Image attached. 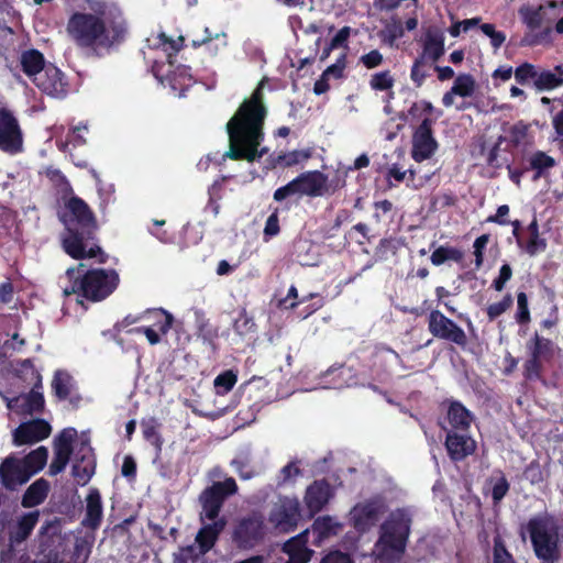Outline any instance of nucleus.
<instances>
[{
	"label": "nucleus",
	"instance_id": "obj_1",
	"mask_svg": "<svg viewBox=\"0 0 563 563\" xmlns=\"http://www.w3.org/2000/svg\"><path fill=\"white\" fill-rule=\"evenodd\" d=\"M262 80L249 99H245L238 108L234 115L227 123L229 136V150L224 158L232 161H246L253 163L261 159L266 148H260L264 140V121L267 109L263 102Z\"/></svg>",
	"mask_w": 563,
	"mask_h": 563
},
{
	"label": "nucleus",
	"instance_id": "obj_2",
	"mask_svg": "<svg viewBox=\"0 0 563 563\" xmlns=\"http://www.w3.org/2000/svg\"><path fill=\"white\" fill-rule=\"evenodd\" d=\"M66 31L76 47L99 55L124 40L128 25L121 13L112 14L99 3L93 12H74Z\"/></svg>",
	"mask_w": 563,
	"mask_h": 563
},
{
	"label": "nucleus",
	"instance_id": "obj_3",
	"mask_svg": "<svg viewBox=\"0 0 563 563\" xmlns=\"http://www.w3.org/2000/svg\"><path fill=\"white\" fill-rule=\"evenodd\" d=\"M60 220L65 225L62 246L67 255L74 260L96 258L99 264L108 262V254L96 242V216L84 199L70 197Z\"/></svg>",
	"mask_w": 563,
	"mask_h": 563
},
{
	"label": "nucleus",
	"instance_id": "obj_4",
	"mask_svg": "<svg viewBox=\"0 0 563 563\" xmlns=\"http://www.w3.org/2000/svg\"><path fill=\"white\" fill-rule=\"evenodd\" d=\"M68 285L64 287L65 296L76 295L91 302L108 298L119 286L120 277L114 269L90 268L79 263L66 271Z\"/></svg>",
	"mask_w": 563,
	"mask_h": 563
},
{
	"label": "nucleus",
	"instance_id": "obj_5",
	"mask_svg": "<svg viewBox=\"0 0 563 563\" xmlns=\"http://www.w3.org/2000/svg\"><path fill=\"white\" fill-rule=\"evenodd\" d=\"M411 519L402 509H397L382 523L375 543L376 556L382 563H396L406 552L410 536Z\"/></svg>",
	"mask_w": 563,
	"mask_h": 563
},
{
	"label": "nucleus",
	"instance_id": "obj_6",
	"mask_svg": "<svg viewBox=\"0 0 563 563\" xmlns=\"http://www.w3.org/2000/svg\"><path fill=\"white\" fill-rule=\"evenodd\" d=\"M527 529L537 558L542 563H556L560 559L558 529L542 518L530 519Z\"/></svg>",
	"mask_w": 563,
	"mask_h": 563
},
{
	"label": "nucleus",
	"instance_id": "obj_7",
	"mask_svg": "<svg viewBox=\"0 0 563 563\" xmlns=\"http://www.w3.org/2000/svg\"><path fill=\"white\" fill-rule=\"evenodd\" d=\"M47 460H2L0 464V483L8 490H15L41 472Z\"/></svg>",
	"mask_w": 563,
	"mask_h": 563
},
{
	"label": "nucleus",
	"instance_id": "obj_8",
	"mask_svg": "<svg viewBox=\"0 0 563 563\" xmlns=\"http://www.w3.org/2000/svg\"><path fill=\"white\" fill-rule=\"evenodd\" d=\"M238 485L232 477L214 482L211 486L206 487L198 498L201 505L200 520L220 519L219 514L225 499L234 495Z\"/></svg>",
	"mask_w": 563,
	"mask_h": 563
},
{
	"label": "nucleus",
	"instance_id": "obj_9",
	"mask_svg": "<svg viewBox=\"0 0 563 563\" xmlns=\"http://www.w3.org/2000/svg\"><path fill=\"white\" fill-rule=\"evenodd\" d=\"M427 324L429 333L434 339L455 344L462 350L467 346L468 339L463 328L439 309H432L429 312Z\"/></svg>",
	"mask_w": 563,
	"mask_h": 563
},
{
	"label": "nucleus",
	"instance_id": "obj_10",
	"mask_svg": "<svg viewBox=\"0 0 563 563\" xmlns=\"http://www.w3.org/2000/svg\"><path fill=\"white\" fill-rule=\"evenodd\" d=\"M441 416L439 426L448 431H468L474 420V415L460 400L445 398L440 405Z\"/></svg>",
	"mask_w": 563,
	"mask_h": 563
},
{
	"label": "nucleus",
	"instance_id": "obj_11",
	"mask_svg": "<svg viewBox=\"0 0 563 563\" xmlns=\"http://www.w3.org/2000/svg\"><path fill=\"white\" fill-rule=\"evenodd\" d=\"M519 15L529 30L520 41L521 46L532 47L549 41L552 33L551 26L548 25L539 33H534L536 30L541 29L543 25L545 15L544 5H539L538 8L521 7L519 9Z\"/></svg>",
	"mask_w": 563,
	"mask_h": 563
},
{
	"label": "nucleus",
	"instance_id": "obj_12",
	"mask_svg": "<svg viewBox=\"0 0 563 563\" xmlns=\"http://www.w3.org/2000/svg\"><path fill=\"white\" fill-rule=\"evenodd\" d=\"M0 150L12 155L23 150L21 126L13 112L7 108H0Z\"/></svg>",
	"mask_w": 563,
	"mask_h": 563
},
{
	"label": "nucleus",
	"instance_id": "obj_13",
	"mask_svg": "<svg viewBox=\"0 0 563 563\" xmlns=\"http://www.w3.org/2000/svg\"><path fill=\"white\" fill-rule=\"evenodd\" d=\"M434 120L424 118L412 135V158L420 163L430 158L438 148V142L433 136L432 126Z\"/></svg>",
	"mask_w": 563,
	"mask_h": 563
},
{
	"label": "nucleus",
	"instance_id": "obj_14",
	"mask_svg": "<svg viewBox=\"0 0 563 563\" xmlns=\"http://www.w3.org/2000/svg\"><path fill=\"white\" fill-rule=\"evenodd\" d=\"M264 537V521L261 517L249 516L242 518L235 526L232 539L239 548L250 549Z\"/></svg>",
	"mask_w": 563,
	"mask_h": 563
},
{
	"label": "nucleus",
	"instance_id": "obj_15",
	"mask_svg": "<svg viewBox=\"0 0 563 563\" xmlns=\"http://www.w3.org/2000/svg\"><path fill=\"white\" fill-rule=\"evenodd\" d=\"M299 516L298 500L285 497L271 511L269 521L279 531L290 532L296 529Z\"/></svg>",
	"mask_w": 563,
	"mask_h": 563
},
{
	"label": "nucleus",
	"instance_id": "obj_16",
	"mask_svg": "<svg viewBox=\"0 0 563 563\" xmlns=\"http://www.w3.org/2000/svg\"><path fill=\"white\" fill-rule=\"evenodd\" d=\"M383 511V505L377 500L357 504L351 511L352 526L357 532L365 533L378 522Z\"/></svg>",
	"mask_w": 563,
	"mask_h": 563
},
{
	"label": "nucleus",
	"instance_id": "obj_17",
	"mask_svg": "<svg viewBox=\"0 0 563 563\" xmlns=\"http://www.w3.org/2000/svg\"><path fill=\"white\" fill-rule=\"evenodd\" d=\"M152 319L155 325L165 335L173 327L174 316L163 308L148 309L143 313L128 314L121 321L114 324V330L120 332L131 324L137 323L142 319Z\"/></svg>",
	"mask_w": 563,
	"mask_h": 563
},
{
	"label": "nucleus",
	"instance_id": "obj_18",
	"mask_svg": "<svg viewBox=\"0 0 563 563\" xmlns=\"http://www.w3.org/2000/svg\"><path fill=\"white\" fill-rule=\"evenodd\" d=\"M34 85L52 97H64L68 86L64 74L53 64H48L42 74L36 77Z\"/></svg>",
	"mask_w": 563,
	"mask_h": 563
},
{
	"label": "nucleus",
	"instance_id": "obj_19",
	"mask_svg": "<svg viewBox=\"0 0 563 563\" xmlns=\"http://www.w3.org/2000/svg\"><path fill=\"white\" fill-rule=\"evenodd\" d=\"M52 431L49 423L43 419H35L21 423L13 433L14 443L18 445L33 444L46 439Z\"/></svg>",
	"mask_w": 563,
	"mask_h": 563
},
{
	"label": "nucleus",
	"instance_id": "obj_20",
	"mask_svg": "<svg viewBox=\"0 0 563 563\" xmlns=\"http://www.w3.org/2000/svg\"><path fill=\"white\" fill-rule=\"evenodd\" d=\"M444 444L450 457H467L476 451V441L468 431H448Z\"/></svg>",
	"mask_w": 563,
	"mask_h": 563
},
{
	"label": "nucleus",
	"instance_id": "obj_21",
	"mask_svg": "<svg viewBox=\"0 0 563 563\" xmlns=\"http://www.w3.org/2000/svg\"><path fill=\"white\" fill-rule=\"evenodd\" d=\"M301 196L311 198L328 194V176L320 170H308L298 176Z\"/></svg>",
	"mask_w": 563,
	"mask_h": 563
},
{
	"label": "nucleus",
	"instance_id": "obj_22",
	"mask_svg": "<svg viewBox=\"0 0 563 563\" xmlns=\"http://www.w3.org/2000/svg\"><path fill=\"white\" fill-rule=\"evenodd\" d=\"M103 517L101 495L98 488H90L86 497V514L82 526L91 530L100 527Z\"/></svg>",
	"mask_w": 563,
	"mask_h": 563
},
{
	"label": "nucleus",
	"instance_id": "obj_23",
	"mask_svg": "<svg viewBox=\"0 0 563 563\" xmlns=\"http://www.w3.org/2000/svg\"><path fill=\"white\" fill-rule=\"evenodd\" d=\"M211 521V523L202 526L196 536V542L202 553L209 552L216 545L227 526V520L223 517Z\"/></svg>",
	"mask_w": 563,
	"mask_h": 563
},
{
	"label": "nucleus",
	"instance_id": "obj_24",
	"mask_svg": "<svg viewBox=\"0 0 563 563\" xmlns=\"http://www.w3.org/2000/svg\"><path fill=\"white\" fill-rule=\"evenodd\" d=\"M22 71L35 84V79L47 67L44 55L35 48L23 51L20 57Z\"/></svg>",
	"mask_w": 563,
	"mask_h": 563
},
{
	"label": "nucleus",
	"instance_id": "obj_25",
	"mask_svg": "<svg viewBox=\"0 0 563 563\" xmlns=\"http://www.w3.org/2000/svg\"><path fill=\"white\" fill-rule=\"evenodd\" d=\"M444 36L439 30H429L426 33L422 53L419 57H423V60L430 59L431 62H438L444 55Z\"/></svg>",
	"mask_w": 563,
	"mask_h": 563
},
{
	"label": "nucleus",
	"instance_id": "obj_26",
	"mask_svg": "<svg viewBox=\"0 0 563 563\" xmlns=\"http://www.w3.org/2000/svg\"><path fill=\"white\" fill-rule=\"evenodd\" d=\"M330 499V486L324 481L314 482L306 493V505L311 512H318L328 504Z\"/></svg>",
	"mask_w": 563,
	"mask_h": 563
},
{
	"label": "nucleus",
	"instance_id": "obj_27",
	"mask_svg": "<svg viewBox=\"0 0 563 563\" xmlns=\"http://www.w3.org/2000/svg\"><path fill=\"white\" fill-rule=\"evenodd\" d=\"M78 431L68 427L54 439V457H73Z\"/></svg>",
	"mask_w": 563,
	"mask_h": 563
},
{
	"label": "nucleus",
	"instance_id": "obj_28",
	"mask_svg": "<svg viewBox=\"0 0 563 563\" xmlns=\"http://www.w3.org/2000/svg\"><path fill=\"white\" fill-rule=\"evenodd\" d=\"M48 492L49 483L44 478H38L26 488L21 505L24 508L36 507L47 498Z\"/></svg>",
	"mask_w": 563,
	"mask_h": 563
},
{
	"label": "nucleus",
	"instance_id": "obj_29",
	"mask_svg": "<svg viewBox=\"0 0 563 563\" xmlns=\"http://www.w3.org/2000/svg\"><path fill=\"white\" fill-rule=\"evenodd\" d=\"M185 43V37L179 35L176 40L167 36L164 32H161L154 42L155 48H161L167 56V62L169 67H173L175 64V57L179 51L183 49Z\"/></svg>",
	"mask_w": 563,
	"mask_h": 563
},
{
	"label": "nucleus",
	"instance_id": "obj_30",
	"mask_svg": "<svg viewBox=\"0 0 563 563\" xmlns=\"http://www.w3.org/2000/svg\"><path fill=\"white\" fill-rule=\"evenodd\" d=\"M161 424L155 418L143 419L141 429L144 440L154 449V454L158 456L162 452L163 438L159 433Z\"/></svg>",
	"mask_w": 563,
	"mask_h": 563
},
{
	"label": "nucleus",
	"instance_id": "obj_31",
	"mask_svg": "<svg viewBox=\"0 0 563 563\" xmlns=\"http://www.w3.org/2000/svg\"><path fill=\"white\" fill-rule=\"evenodd\" d=\"M554 71L555 73L551 70H543L538 73L537 79L534 80L536 89L539 91H545L563 86V66H555Z\"/></svg>",
	"mask_w": 563,
	"mask_h": 563
},
{
	"label": "nucleus",
	"instance_id": "obj_32",
	"mask_svg": "<svg viewBox=\"0 0 563 563\" xmlns=\"http://www.w3.org/2000/svg\"><path fill=\"white\" fill-rule=\"evenodd\" d=\"M173 70H169L167 74V79L170 87L174 90L184 91L191 86L194 82L192 75L190 73L191 68L186 65H177L173 66Z\"/></svg>",
	"mask_w": 563,
	"mask_h": 563
},
{
	"label": "nucleus",
	"instance_id": "obj_33",
	"mask_svg": "<svg viewBox=\"0 0 563 563\" xmlns=\"http://www.w3.org/2000/svg\"><path fill=\"white\" fill-rule=\"evenodd\" d=\"M341 529L342 525L330 516L318 517L312 523L313 533L318 536L319 540L336 536Z\"/></svg>",
	"mask_w": 563,
	"mask_h": 563
},
{
	"label": "nucleus",
	"instance_id": "obj_34",
	"mask_svg": "<svg viewBox=\"0 0 563 563\" xmlns=\"http://www.w3.org/2000/svg\"><path fill=\"white\" fill-rule=\"evenodd\" d=\"M73 388V377L66 371L55 372L52 380V389L59 400H66L70 397Z\"/></svg>",
	"mask_w": 563,
	"mask_h": 563
},
{
	"label": "nucleus",
	"instance_id": "obj_35",
	"mask_svg": "<svg viewBox=\"0 0 563 563\" xmlns=\"http://www.w3.org/2000/svg\"><path fill=\"white\" fill-rule=\"evenodd\" d=\"M556 165L555 159L545 152L537 151L529 158V167L534 170L533 180L545 175V172Z\"/></svg>",
	"mask_w": 563,
	"mask_h": 563
},
{
	"label": "nucleus",
	"instance_id": "obj_36",
	"mask_svg": "<svg viewBox=\"0 0 563 563\" xmlns=\"http://www.w3.org/2000/svg\"><path fill=\"white\" fill-rule=\"evenodd\" d=\"M38 511L35 510L23 515L19 519L16 523V530L14 532V536L12 537L14 541L21 542L30 537L38 521Z\"/></svg>",
	"mask_w": 563,
	"mask_h": 563
},
{
	"label": "nucleus",
	"instance_id": "obj_37",
	"mask_svg": "<svg viewBox=\"0 0 563 563\" xmlns=\"http://www.w3.org/2000/svg\"><path fill=\"white\" fill-rule=\"evenodd\" d=\"M464 257V254L461 250L453 246H439L437 247L431 256L430 261L434 266H440L444 264L446 261H453L460 263Z\"/></svg>",
	"mask_w": 563,
	"mask_h": 563
},
{
	"label": "nucleus",
	"instance_id": "obj_38",
	"mask_svg": "<svg viewBox=\"0 0 563 563\" xmlns=\"http://www.w3.org/2000/svg\"><path fill=\"white\" fill-rule=\"evenodd\" d=\"M96 470L95 460H76V463L73 465V476L75 482L85 486L91 479Z\"/></svg>",
	"mask_w": 563,
	"mask_h": 563
},
{
	"label": "nucleus",
	"instance_id": "obj_39",
	"mask_svg": "<svg viewBox=\"0 0 563 563\" xmlns=\"http://www.w3.org/2000/svg\"><path fill=\"white\" fill-rule=\"evenodd\" d=\"M405 35V29L399 19H393L390 23H387L385 27L379 32V37L383 43L394 46L396 41Z\"/></svg>",
	"mask_w": 563,
	"mask_h": 563
},
{
	"label": "nucleus",
	"instance_id": "obj_40",
	"mask_svg": "<svg viewBox=\"0 0 563 563\" xmlns=\"http://www.w3.org/2000/svg\"><path fill=\"white\" fill-rule=\"evenodd\" d=\"M492 485V498L494 504H498L507 495L509 483L501 471H496L488 479Z\"/></svg>",
	"mask_w": 563,
	"mask_h": 563
},
{
	"label": "nucleus",
	"instance_id": "obj_41",
	"mask_svg": "<svg viewBox=\"0 0 563 563\" xmlns=\"http://www.w3.org/2000/svg\"><path fill=\"white\" fill-rule=\"evenodd\" d=\"M84 132H87V126H75L71 130H69L66 135L65 140L58 141L57 145L58 148L62 152L69 151V146L77 147L80 145H84L86 143V139L84 137Z\"/></svg>",
	"mask_w": 563,
	"mask_h": 563
},
{
	"label": "nucleus",
	"instance_id": "obj_42",
	"mask_svg": "<svg viewBox=\"0 0 563 563\" xmlns=\"http://www.w3.org/2000/svg\"><path fill=\"white\" fill-rule=\"evenodd\" d=\"M40 388L32 387L31 391L24 397L23 410L29 415L40 413L44 409L45 399Z\"/></svg>",
	"mask_w": 563,
	"mask_h": 563
},
{
	"label": "nucleus",
	"instance_id": "obj_43",
	"mask_svg": "<svg viewBox=\"0 0 563 563\" xmlns=\"http://www.w3.org/2000/svg\"><path fill=\"white\" fill-rule=\"evenodd\" d=\"M21 378L34 388H42V375L30 358L21 362Z\"/></svg>",
	"mask_w": 563,
	"mask_h": 563
},
{
	"label": "nucleus",
	"instance_id": "obj_44",
	"mask_svg": "<svg viewBox=\"0 0 563 563\" xmlns=\"http://www.w3.org/2000/svg\"><path fill=\"white\" fill-rule=\"evenodd\" d=\"M452 93L460 97H471L475 90V80L470 74L459 75L452 86Z\"/></svg>",
	"mask_w": 563,
	"mask_h": 563
},
{
	"label": "nucleus",
	"instance_id": "obj_45",
	"mask_svg": "<svg viewBox=\"0 0 563 563\" xmlns=\"http://www.w3.org/2000/svg\"><path fill=\"white\" fill-rule=\"evenodd\" d=\"M238 375L232 369L220 373L213 382L218 395L228 394L236 384Z\"/></svg>",
	"mask_w": 563,
	"mask_h": 563
},
{
	"label": "nucleus",
	"instance_id": "obj_46",
	"mask_svg": "<svg viewBox=\"0 0 563 563\" xmlns=\"http://www.w3.org/2000/svg\"><path fill=\"white\" fill-rule=\"evenodd\" d=\"M395 85V78L390 70H383L371 76L369 87L375 91L390 90Z\"/></svg>",
	"mask_w": 563,
	"mask_h": 563
},
{
	"label": "nucleus",
	"instance_id": "obj_47",
	"mask_svg": "<svg viewBox=\"0 0 563 563\" xmlns=\"http://www.w3.org/2000/svg\"><path fill=\"white\" fill-rule=\"evenodd\" d=\"M75 457H92L93 449L91 446L90 431H82L77 433L75 442Z\"/></svg>",
	"mask_w": 563,
	"mask_h": 563
},
{
	"label": "nucleus",
	"instance_id": "obj_48",
	"mask_svg": "<svg viewBox=\"0 0 563 563\" xmlns=\"http://www.w3.org/2000/svg\"><path fill=\"white\" fill-rule=\"evenodd\" d=\"M514 305V298L511 294L507 292L503 299L498 302L490 303L487 309V318L489 321H495L503 313L508 311Z\"/></svg>",
	"mask_w": 563,
	"mask_h": 563
},
{
	"label": "nucleus",
	"instance_id": "obj_49",
	"mask_svg": "<svg viewBox=\"0 0 563 563\" xmlns=\"http://www.w3.org/2000/svg\"><path fill=\"white\" fill-rule=\"evenodd\" d=\"M311 157V151L295 150L278 156V163L284 167H291Z\"/></svg>",
	"mask_w": 563,
	"mask_h": 563
},
{
	"label": "nucleus",
	"instance_id": "obj_50",
	"mask_svg": "<svg viewBox=\"0 0 563 563\" xmlns=\"http://www.w3.org/2000/svg\"><path fill=\"white\" fill-rule=\"evenodd\" d=\"M522 249L529 256H536L539 253H542L547 250L548 243L544 238L538 234L529 235V239L526 243L522 242Z\"/></svg>",
	"mask_w": 563,
	"mask_h": 563
},
{
	"label": "nucleus",
	"instance_id": "obj_51",
	"mask_svg": "<svg viewBox=\"0 0 563 563\" xmlns=\"http://www.w3.org/2000/svg\"><path fill=\"white\" fill-rule=\"evenodd\" d=\"M233 328L240 335L253 333L256 330L254 318L249 316L245 310H242L239 317L234 320Z\"/></svg>",
	"mask_w": 563,
	"mask_h": 563
},
{
	"label": "nucleus",
	"instance_id": "obj_52",
	"mask_svg": "<svg viewBox=\"0 0 563 563\" xmlns=\"http://www.w3.org/2000/svg\"><path fill=\"white\" fill-rule=\"evenodd\" d=\"M294 195H300L301 196V190H300V185H299L298 177L294 178L292 180L287 183L285 186H282V187L277 188L274 191L273 198H274L275 201L280 202V201H283V200H285L288 197H291Z\"/></svg>",
	"mask_w": 563,
	"mask_h": 563
},
{
	"label": "nucleus",
	"instance_id": "obj_53",
	"mask_svg": "<svg viewBox=\"0 0 563 563\" xmlns=\"http://www.w3.org/2000/svg\"><path fill=\"white\" fill-rule=\"evenodd\" d=\"M309 550L310 549L307 548V539L305 534L294 537L289 539L287 542H285L283 545V552L286 553L288 556L292 554H299Z\"/></svg>",
	"mask_w": 563,
	"mask_h": 563
},
{
	"label": "nucleus",
	"instance_id": "obj_54",
	"mask_svg": "<svg viewBox=\"0 0 563 563\" xmlns=\"http://www.w3.org/2000/svg\"><path fill=\"white\" fill-rule=\"evenodd\" d=\"M515 318L519 324H527L530 322L528 296L523 291L517 294V312Z\"/></svg>",
	"mask_w": 563,
	"mask_h": 563
},
{
	"label": "nucleus",
	"instance_id": "obj_55",
	"mask_svg": "<svg viewBox=\"0 0 563 563\" xmlns=\"http://www.w3.org/2000/svg\"><path fill=\"white\" fill-rule=\"evenodd\" d=\"M493 563H516L512 554L499 538L494 542Z\"/></svg>",
	"mask_w": 563,
	"mask_h": 563
},
{
	"label": "nucleus",
	"instance_id": "obj_56",
	"mask_svg": "<svg viewBox=\"0 0 563 563\" xmlns=\"http://www.w3.org/2000/svg\"><path fill=\"white\" fill-rule=\"evenodd\" d=\"M515 79L519 85H526L529 79H537L538 71L534 65L530 63H523L519 65L515 71Z\"/></svg>",
	"mask_w": 563,
	"mask_h": 563
},
{
	"label": "nucleus",
	"instance_id": "obj_57",
	"mask_svg": "<svg viewBox=\"0 0 563 563\" xmlns=\"http://www.w3.org/2000/svg\"><path fill=\"white\" fill-rule=\"evenodd\" d=\"M481 31L490 38V44L494 49L500 48L506 41V34L501 31H497L495 25L492 23L482 24Z\"/></svg>",
	"mask_w": 563,
	"mask_h": 563
},
{
	"label": "nucleus",
	"instance_id": "obj_58",
	"mask_svg": "<svg viewBox=\"0 0 563 563\" xmlns=\"http://www.w3.org/2000/svg\"><path fill=\"white\" fill-rule=\"evenodd\" d=\"M278 209L276 208L272 214L267 218L265 222V227L263 230L264 240L268 241L269 239L276 236L280 232V225H279V217H278Z\"/></svg>",
	"mask_w": 563,
	"mask_h": 563
},
{
	"label": "nucleus",
	"instance_id": "obj_59",
	"mask_svg": "<svg viewBox=\"0 0 563 563\" xmlns=\"http://www.w3.org/2000/svg\"><path fill=\"white\" fill-rule=\"evenodd\" d=\"M426 62L423 57H417L410 69V79L413 81L416 87H421L428 77V73L422 69Z\"/></svg>",
	"mask_w": 563,
	"mask_h": 563
},
{
	"label": "nucleus",
	"instance_id": "obj_60",
	"mask_svg": "<svg viewBox=\"0 0 563 563\" xmlns=\"http://www.w3.org/2000/svg\"><path fill=\"white\" fill-rule=\"evenodd\" d=\"M529 125L523 121H518L509 130L510 142L514 146H519L528 135Z\"/></svg>",
	"mask_w": 563,
	"mask_h": 563
},
{
	"label": "nucleus",
	"instance_id": "obj_61",
	"mask_svg": "<svg viewBox=\"0 0 563 563\" xmlns=\"http://www.w3.org/2000/svg\"><path fill=\"white\" fill-rule=\"evenodd\" d=\"M512 277V268L509 264L505 263L500 266L498 276L493 280L492 287L496 291H503L506 287V284Z\"/></svg>",
	"mask_w": 563,
	"mask_h": 563
},
{
	"label": "nucleus",
	"instance_id": "obj_62",
	"mask_svg": "<svg viewBox=\"0 0 563 563\" xmlns=\"http://www.w3.org/2000/svg\"><path fill=\"white\" fill-rule=\"evenodd\" d=\"M383 62L384 56L378 49H372L360 57V63L367 69L376 68L380 66Z\"/></svg>",
	"mask_w": 563,
	"mask_h": 563
},
{
	"label": "nucleus",
	"instance_id": "obj_63",
	"mask_svg": "<svg viewBox=\"0 0 563 563\" xmlns=\"http://www.w3.org/2000/svg\"><path fill=\"white\" fill-rule=\"evenodd\" d=\"M62 554L55 549L51 548L42 550L41 553L32 561V563H62Z\"/></svg>",
	"mask_w": 563,
	"mask_h": 563
},
{
	"label": "nucleus",
	"instance_id": "obj_64",
	"mask_svg": "<svg viewBox=\"0 0 563 563\" xmlns=\"http://www.w3.org/2000/svg\"><path fill=\"white\" fill-rule=\"evenodd\" d=\"M550 340L541 338L539 334L536 333V335L532 339V344L529 345L530 355L536 357H541L545 351L550 349Z\"/></svg>",
	"mask_w": 563,
	"mask_h": 563
}]
</instances>
